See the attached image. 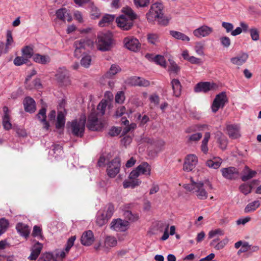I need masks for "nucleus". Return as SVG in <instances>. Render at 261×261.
Wrapping results in <instances>:
<instances>
[{"mask_svg": "<svg viewBox=\"0 0 261 261\" xmlns=\"http://www.w3.org/2000/svg\"><path fill=\"white\" fill-rule=\"evenodd\" d=\"M53 257L51 253L46 252L42 254L37 261H50Z\"/></svg>", "mask_w": 261, "mask_h": 261, "instance_id": "nucleus-61", "label": "nucleus"}, {"mask_svg": "<svg viewBox=\"0 0 261 261\" xmlns=\"http://www.w3.org/2000/svg\"><path fill=\"white\" fill-rule=\"evenodd\" d=\"M114 152L102 153L97 163V166L99 167L106 166L107 174L110 178L114 177Z\"/></svg>", "mask_w": 261, "mask_h": 261, "instance_id": "nucleus-5", "label": "nucleus"}, {"mask_svg": "<svg viewBox=\"0 0 261 261\" xmlns=\"http://www.w3.org/2000/svg\"><path fill=\"white\" fill-rule=\"evenodd\" d=\"M113 37V33L109 31L106 33H99L97 39L98 49L101 51L109 50L112 43Z\"/></svg>", "mask_w": 261, "mask_h": 261, "instance_id": "nucleus-7", "label": "nucleus"}, {"mask_svg": "<svg viewBox=\"0 0 261 261\" xmlns=\"http://www.w3.org/2000/svg\"><path fill=\"white\" fill-rule=\"evenodd\" d=\"M169 226V223L163 221L158 222L156 225V229L160 232L165 231L166 229H168Z\"/></svg>", "mask_w": 261, "mask_h": 261, "instance_id": "nucleus-49", "label": "nucleus"}, {"mask_svg": "<svg viewBox=\"0 0 261 261\" xmlns=\"http://www.w3.org/2000/svg\"><path fill=\"white\" fill-rule=\"evenodd\" d=\"M203 48L204 46L203 44L200 42H197L196 43L195 46V50L197 54L199 55H203L204 54Z\"/></svg>", "mask_w": 261, "mask_h": 261, "instance_id": "nucleus-63", "label": "nucleus"}, {"mask_svg": "<svg viewBox=\"0 0 261 261\" xmlns=\"http://www.w3.org/2000/svg\"><path fill=\"white\" fill-rule=\"evenodd\" d=\"M65 123V117L64 114L60 111L58 113L57 118L56 127L60 129L64 127Z\"/></svg>", "mask_w": 261, "mask_h": 261, "instance_id": "nucleus-36", "label": "nucleus"}, {"mask_svg": "<svg viewBox=\"0 0 261 261\" xmlns=\"http://www.w3.org/2000/svg\"><path fill=\"white\" fill-rule=\"evenodd\" d=\"M239 190L242 193L246 195L251 192L252 186L247 184H243L240 186Z\"/></svg>", "mask_w": 261, "mask_h": 261, "instance_id": "nucleus-47", "label": "nucleus"}, {"mask_svg": "<svg viewBox=\"0 0 261 261\" xmlns=\"http://www.w3.org/2000/svg\"><path fill=\"white\" fill-rule=\"evenodd\" d=\"M154 63L163 67H166V62L164 56L158 55L154 56Z\"/></svg>", "mask_w": 261, "mask_h": 261, "instance_id": "nucleus-53", "label": "nucleus"}, {"mask_svg": "<svg viewBox=\"0 0 261 261\" xmlns=\"http://www.w3.org/2000/svg\"><path fill=\"white\" fill-rule=\"evenodd\" d=\"M56 15L58 19L63 21H67L69 22L72 20L69 11L65 8H62L57 10Z\"/></svg>", "mask_w": 261, "mask_h": 261, "instance_id": "nucleus-20", "label": "nucleus"}, {"mask_svg": "<svg viewBox=\"0 0 261 261\" xmlns=\"http://www.w3.org/2000/svg\"><path fill=\"white\" fill-rule=\"evenodd\" d=\"M114 246V238L111 236H107L105 241V246L107 248Z\"/></svg>", "mask_w": 261, "mask_h": 261, "instance_id": "nucleus-58", "label": "nucleus"}, {"mask_svg": "<svg viewBox=\"0 0 261 261\" xmlns=\"http://www.w3.org/2000/svg\"><path fill=\"white\" fill-rule=\"evenodd\" d=\"M202 135L200 133H197L187 136V142L188 143H196L202 137Z\"/></svg>", "mask_w": 261, "mask_h": 261, "instance_id": "nucleus-42", "label": "nucleus"}, {"mask_svg": "<svg viewBox=\"0 0 261 261\" xmlns=\"http://www.w3.org/2000/svg\"><path fill=\"white\" fill-rule=\"evenodd\" d=\"M124 46L129 50L138 52L141 48V44L139 40L133 36H129L124 39Z\"/></svg>", "mask_w": 261, "mask_h": 261, "instance_id": "nucleus-12", "label": "nucleus"}, {"mask_svg": "<svg viewBox=\"0 0 261 261\" xmlns=\"http://www.w3.org/2000/svg\"><path fill=\"white\" fill-rule=\"evenodd\" d=\"M124 218L126 219V220L130 222H134L138 219V217L132 214L130 211H125L123 213Z\"/></svg>", "mask_w": 261, "mask_h": 261, "instance_id": "nucleus-51", "label": "nucleus"}, {"mask_svg": "<svg viewBox=\"0 0 261 261\" xmlns=\"http://www.w3.org/2000/svg\"><path fill=\"white\" fill-rule=\"evenodd\" d=\"M208 187V189H213L212 185L208 180H205L204 182L201 181H195L191 178V184H185L184 188L190 192L195 193L197 198L201 200L206 199L208 197L207 192L205 188Z\"/></svg>", "mask_w": 261, "mask_h": 261, "instance_id": "nucleus-2", "label": "nucleus"}, {"mask_svg": "<svg viewBox=\"0 0 261 261\" xmlns=\"http://www.w3.org/2000/svg\"><path fill=\"white\" fill-rule=\"evenodd\" d=\"M103 126V124L98 119L97 115L95 113H91L88 116L87 127L90 130L99 131Z\"/></svg>", "mask_w": 261, "mask_h": 261, "instance_id": "nucleus-10", "label": "nucleus"}, {"mask_svg": "<svg viewBox=\"0 0 261 261\" xmlns=\"http://www.w3.org/2000/svg\"><path fill=\"white\" fill-rule=\"evenodd\" d=\"M250 246L247 242H244L241 248L238 250V255L241 254L242 253L247 252L250 249Z\"/></svg>", "mask_w": 261, "mask_h": 261, "instance_id": "nucleus-64", "label": "nucleus"}, {"mask_svg": "<svg viewBox=\"0 0 261 261\" xmlns=\"http://www.w3.org/2000/svg\"><path fill=\"white\" fill-rule=\"evenodd\" d=\"M216 137L220 148L222 150L226 149L228 144L227 138L221 132L217 133Z\"/></svg>", "mask_w": 261, "mask_h": 261, "instance_id": "nucleus-28", "label": "nucleus"}, {"mask_svg": "<svg viewBox=\"0 0 261 261\" xmlns=\"http://www.w3.org/2000/svg\"><path fill=\"white\" fill-rule=\"evenodd\" d=\"M56 77L58 83L61 86H66L70 84L69 72L64 67L58 69Z\"/></svg>", "mask_w": 261, "mask_h": 261, "instance_id": "nucleus-11", "label": "nucleus"}, {"mask_svg": "<svg viewBox=\"0 0 261 261\" xmlns=\"http://www.w3.org/2000/svg\"><path fill=\"white\" fill-rule=\"evenodd\" d=\"M123 14L116 19L118 27L123 30H128L133 25V21L137 17V15L129 7H124L122 9Z\"/></svg>", "mask_w": 261, "mask_h": 261, "instance_id": "nucleus-3", "label": "nucleus"}, {"mask_svg": "<svg viewBox=\"0 0 261 261\" xmlns=\"http://www.w3.org/2000/svg\"><path fill=\"white\" fill-rule=\"evenodd\" d=\"M86 117L82 115L79 120H73L70 125L72 135L75 137L82 138L84 136L85 128Z\"/></svg>", "mask_w": 261, "mask_h": 261, "instance_id": "nucleus-6", "label": "nucleus"}, {"mask_svg": "<svg viewBox=\"0 0 261 261\" xmlns=\"http://www.w3.org/2000/svg\"><path fill=\"white\" fill-rule=\"evenodd\" d=\"M216 84H211L210 82H200L197 84L194 88V91L195 92H203L204 93L214 89Z\"/></svg>", "mask_w": 261, "mask_h": 261, "instance_id": "nucleus-17", "label": "nucleus"}, {"mask_svg": "<svg viewBox=\"0 0 261 261\" xmlns=\"http://www.w3.org/2000/svg\"><path fill=\"white\" fill-rule=\"evenodd\" d=\"M114 20V15L105 14L98 22V26L105 27L110 25Z\"/></svg>", "mask_w": 261, "mask_h": 261, "instance_id": "nucleus-25", "label": "nucleus"}, {"mask_svg": "<svg viewBox=\"0 0 261 261\" xmlns=\"http://www.w3.org/2000/svg\"><path fill=\"white\" fill-rule=\"evenodd\" d=\"M32 235L34 237H39V238L41 239H43L42 229L39 226L37 225H35L33 227Z\"/></svg>", "mask_w": 261, "mask_h": 261, "instance_id": "nucleus-54", "label": "nucleus"}, {"mask_svg": "<svg viewBox=\"0 0 261 261\" xmlns=\"http://www.w3.org/2000/svg\"><path fill=\"white\" fill-rule=\"evenodd\" d=\"M93 46V41L88 38H82L74 42V56L79 58L81 56H82L81 64L85 68H88L90 66L91 62V57L90 55L86 54L83 50L88 51Z\"/></svg>", "mask_w": 261, "mask_h": 261, "instance_id": "nucleus-1", "label": "nucleus"}, {"mask_svg": "<svg viewBox=\"0 0 261 261\" xmlns=\"http://www.w3.org/2000/svg\"><path fill=\"white\" fill-rule=\"evenodd\" d=\"M91 18L93 19L98 18L101 14L100 10L95 6L92 5L90 7Z\"/></svg>", "mask_w": 261, "mask_h": 261, "instance_id": "nucleus-46", "label": "nucleus"}, {"mask_svg": "<svg viewBox=\"0 0 261 261\" xmlns=\"http://www.w3.org/2000/svg\"><path fill=\"white\" fill-rule=\"evenodd\" d=\"M4 114L2 117V124L4 128L9 130L12 128V125L10 122V111L7 106H4L3 108Z\"/></svg>", "mask_w": 261, "mask_h": 261, "instance_id": "nucleus-16", "label": "nucleus"}, {"mask_svg": "<svg viewBox=\"0 0 261 261\" xmlns=\"http://www.w3.org/2000/svg\"><path fill=\"white\" fill-rule=\"evenodd\" d=\"M33 59L36 63L45 65L50 62V59L48 55H42L39 54H35L33 57Z\"/></svg>", "mask_w": 261, "mask_h": 261, "instance_id": "nucleus-26", "label": "nucleus"}, {"mask_svg": "<svg viewBox=\"0 0 261 261\" xmlns=\"http://www.w3.org/2000/svg\"><path fill=\"white\" fill-rule=\"evenodd\" d=\"M125 99L124 90L118 91L115 94V103L122 104Z\"/></svg>", "mask_w": 261, "mask_h": 261, "instance_id": "nucleus-43", "label": "nucleus"}, {"mask_svg": "<svg viewBox=\"0 0 261 261\" xmlns=\"http://www.w3.org/2000/svg\"><path fill=\"white\" fill-rule=\"evenodd\" d=\"M170 35L176 39L181 40L182 41L189 42L190 40V38L188 36L181 32L176 31H170Z\"/></svg>", "mask_w": 261, "mask_h": 261, "instance_id": "nucleus-31", "label": "nucleus"}, {"mask_svg": "<svg viewBox=\"0 0 261 261\" xmlns=\"http://www.w3.org/2000/svg\"><path fill=\"white\" fill-rule=\"evenodd\" d=\"M251 38L253 41H258L259 39L258 30L255 28H252L249 29Z\"/></svg>", "mask_w": 261, "mask_h": 261, "instance_id": "nucleus-52", "label": "nucleus"}, {"mask_svg": "<svg viewBox=\"0 0 261 261\" xmlns=\"http://www.w3.org/2000/svg\"><path fill=\"white\" fill-rule=\"evenodd\" d=\"M171 84L172 85L174 95L176 97L179 96L181 89V85L179 81L177 79H174L171 81Z\"/></svg>", "mask_w": 261, "mask_h": 261, "instance_id": "nucleus-30", "label": "nucleus"}, {"mask_svg": "<svg viewBox=\"0 0 261 261\" xmlns=\"http://www.w3.org/2000/svg\"><path fill=\"white\" fill-rule=\"evenodd\" d=\"M136 168L140 174L145 175H150V174L151 167L147 162H142Z\"/></svg>", "mask_w": 261, "mask_h": 261, "instance_id": "nucleus-29", "label": "nucleus"}, {"mask_svg": "<svg viewBox=\"0 0 261 261\" xmlns=\"http://www.w3.org/2000/svg\"><path fill=\"white\" fill-rule=\"evenodd\" d=\"M222 160L220 158H214L212 160H208L206 162V165L210 168L217 169L220 166Z\"/></svg>", "mask_w": 261, "mask_h": 261, "instance_id": "nucleus-32", "label": "nucleus"}, {"mask_svg": "<svg viewBox=\"0 0 261 261\" xmlns=\"http://www.w3.org/2000/svg\"><path fill=\"white\" fill-rule=\"evenodd\" d=\"M13 63L14 65L17 66H21L23 64H27L28 66H30L31 65V63H29V60L26 58H24L23 56L16 57L14 59Z\"/></svg>", "mask_w": 261, "mask_h": 261, "instance_id": "nucleus-39", "label": "nucleus"}, {"mask_svg": "<svg viewBox=\"0 0 261 261\" xmlns=\"http://www.w3.org/2000/svg\"><path fill=\"white\" fill-rule=\"evenodd\" d=\"M149 99L150 102L153 103L155 106H157L159 104L160 97L156 94L150 95Z\"/></svg>", "mask_w": 261, "mask_h": 261, "instance_id": "nucleus-62", "label": "nucleus"}, {"mask_svg": "<svg viewBox=\"0 0 261 261\" xmlns=\"http://www.w3.org/2000/svg\"><path fill=\"white\" fill-rule=\"evenodd\" d=\"M46 109L45 108H42L39 111L38 113L36 115L37 118L40 121H45V120L46 119Z\"/></svg>", "mask_w": 261, "mask_h": 261, "instance_id": "nucleus-55", "label": "nucleus"}, {"mask_svg": "<svg viewBox=\"0 0 261 261\" xmlns=\"http://www.w3.org/2000/svg\"><path fill=\"white\" fill-rule=\"evenodd\" d=\"M129 223L121 219H115V230L125 231L128 228Z\"/></svg>", "mask_w": 261, "mask_h": 261, "instance_id": "nucleus-23", "label": "nucleus"}, {"mask_svg": "<svg viewBox=\"0 0 261 261\" xmlns=\"http://www.w3.org/2000/svg\"><path fill=\"white\" fill-rule=\"evenodd\" d=\"M23 104L24 111L27 112L32 114L36 110V102L34 99L30 97L27 96L23 99Z\"/></svg>", "mask_w": 261, "mask_h": 261, "instance_id": "nucleus-18", "label": "nucleus"}, {"mask_svg": "<svg viewBox=\"0 0 261 261\" xmlns=\"http://www.w3.org/2000/svg\"><path fill=\"white\" fill-rule=\"evenodd\" d=\"M141 183L140 179H130V180H125L123 182L124 188H135L136 187L139 186Z\"/></svg>", "mask_w": 261, "mask_h": 261, "instance_id": "nucleus-35", "label": "nucleus"}, {"mask_svg": "<svg viewBox=\"0 0 261 261\" xmlns=\"http://www.w3.org/2000/svg\"><path fill=\"white\" fill-rule=\"evenodd\" d=\"M134 4L137 7H144L149 3V0H134Z\"/></svg>", "mask_w": 261, "mask_h": 261, "instance_id": "nucleus-60", "label": "nucleus"}, {"mask_svg": "<svg viewBox=\"0 0 261 261\" xmlns=\"http://www.w3.org/2000/svg\"><path fill=\"white\" fill-rule=\"evenodd\" d=\"M221 44L226 48H228L230 45V39L228 37L223 36L220 38Z\"/></svg>", "mask_w": 261, "mask_h": 261, "instance_id": "nucleus-59", "label": "nucleus"}, {"mask_svg": "<svg viewBox=\"0 0 261 261\" xmlns=\"http://www.w3.org/2000/svg\"><path fill=\"white\" fill-rule=\"evenodd\" d=\"M139 80V76H131L126 80L125 83L132 86H138V82Z\"/></svg>", "mask_w": 261, "mask_h": 261, "instance_id": "nucleus-50", "label": "nucleus"}, {"mask_svg": "<svg viewBox=\"0 0 261 261\" xmlns=\"http://www.w3.org/2000/svg\"><path fill=\"white\" fill-rule=\"evenodd\" d=\"M107 107H108L109 109H111L113 106H111V104H109L108 102H107L106 100H104L103 99H102L98 105L97 109L99 111L101 115L105 114V110Z\"/></svg>", "mask_w": 261, "mask_h": 261, "instance_id": "nucleus-40", "label": "nucleus"}, {"mask_svg": "<svg viewBox=\"0 0 261 261\" xmlns=\"http://www.w3.org/2000/svg\"><path fill=\"white\" fill-rule=\"evenodd\" d=\"M147 40L149 43L157 45L160 42L159 36L155 33H148L147 35Z\"/></svg>", "mask_w": 261, "mask_h": 261, "instance_id": "nucleus-37", "label": "nucleus"}, {"mask_svg": "<svg viewBox=\"0 0 261 261\" xmlns=\"http://www.w3.org/2000/svg\"><path fill=\"white\" fill-rule=\"evenodd\" d=\"M198 160L197 158L194 154H189L187 156L183 165V169L187 172L191 171L195 168Z\"/></svg>", "mask_w": 261, "mask_h": 261, "instance_id": "nucleus-14", "label": "nucleus"}, {"mask_svg": "<svg viewBox=\"0 0 261 261\" xmlns=\"http://www.w3.org/2000/svg\"><path fill=\"white\" fill-rule=\"evenodd\" d=\"M7 40L4 49L5 53H7L9 51V46L13 42V39L12 37V32L10 30L7 31Z\"/></svg>", "mask_w": 261, "mask_h": 261, "instance_id": "nucleus-41", "label": "nucleus"}, {"mask_svg": "<svg viewBox=\"0 0 261 261\" xmlns=\"http://www.w3.org/2000/svg\"><path fill=\"white\" fill-rule=\"evenodd\" d=\"M16 229L18 233L21 236L26 238L29 237L30 230L27 225L21 222H19L16 225Z\"/></svg>", "mask_w": 261, "mask_h": 261, "instance_id": "nucleus-24", "label": "nucleus"}, {"mask_svg": "<svg viewBox=\"0 0 261 261\" xmlns=\"http://www.w3.org/2000/svg\"><path fill=\"white\" fill-rule=\"evenodd\" d=\"M224 234V231L220 229L217 228L214 230H212L209 231L208 233V238L209 239H211L216 236H223Z\"/></svg>", "mask_w": 261, "mask_h": 261, "instance_id": "nucleus-48", "label": "nucleus"}, {"mask_svg": "<svg viewBox=\"0 0 261 261\" xmlns=\"http://www.w3.org/2000/svg\"><path fill=\"white\" fill-rule=\"evenodd\" d=\"M169 70L171 72L177 74L180 71V68L174 61H171L169 67Z\"/></svg>", "mask_w": 261, "mask_h": 261, "instance_id": "nucleus-57", "label": "nucleus"}, {"mask_svg": "<svg viewBox=\"0 0 261 261\" xmlns=\"http://www.w3.org/2000/svg\"><path fill=\"white\" fill-rule=\"evenodd\" d=\"M165 144V142L162 140H158L155 143V152L156 153H158L163 150Z\"/></svg>", "mask_w": 261, "mask_h": 261, "instance_id": "nucleus-56", "label": "nucleus"}, {"mask_svg": "<svg viewBox=\"0 0 261 261\" xmlns=\"http://www.w3.org/2000/svg\"><path fill=\"white\" fill-rule=\"evenodd\" d=\"M228 102V97L225 91L217 94L211 105L212 111L216 113L220 109H223Z\"/></svg>", "mask_w": 261, "mask_h": 261, "instance_id": "nucleus-8", "label": "nucleus"}, {"mask_svg": "<svg viewBox=\"0 0 261 261\" xmlns=\"http://www.w3.org/2000/svg\"><path fill=\"white\" fill-rule=\"evenodd\" d=\"M163 10V5L162 3L157 2L152 4L146 14L147 20L151 22L157 19L160 24L166 25L168 23V20L164 16Z\"/></svg>", "mask_w": 261, "mask_h": 261, "instance_id": "nucleus-4", "label": "nucleus"}, {"mask_svg": "<svg viewBox=\"0 0 261 261\" xmlns=\"http://www.w3.org/2000/svg\"><path fill=\"white\" fill-rule=\"evenodd\" d=\"M223 176L227 179L233 180L238 178L239 174L238 170L234 167H229L221 169Z\"/></svg>", "mask_w": 261, "mask_h": 261, "instance_id": "nucleus-13", "label": "nucleus"}, {"mask_svg": "<svg viewBox=\"0 0 261 261\" xmlns=\"http://www.w3.org/2000/svg\"><path fill=\"white\" fill-rule=\"evenodd\" d=\"M226 130L229 138L231 139H236L241 136L240 133V127L238 124L228 125L226 126Z\"/></svg>", "mask_w": 261, "mask_h": 261, "instance_id": "nucleus-19", "label": "nucleus"}, {"mask_svg": "<svg viewBox=\"0 0 261 261\" xmlns=\"http://www.w3.org/2000/svg\"><path fill=\"white\" fill-rule=\"evenodd\" d=\"M114 211V206L113 204H109L106 214L100 211H98L96 216V223L99 226H102L107 223L108 220L111 218Z\"/></svg>", "mask_w": 261, "mask_h": 261, "instance_id": "nucleus-9", "label": "nucleus"}, {"mask_svg": "<svg viewBox=\"0 0 261 261\" xmlns=\"http://www.w3.org/2000/svg\"><path fill=\"white\" fill-rule=\"evenodd\" d=\"M260 205L259 200H255L248 203L244 208V212L246 213H249L253 212L256 210Z\"/></svg>", "mask_w": 261, "mask_h": 261, "instance_id": "nucleus-34", "label": "nucleus"}, {"mask_svg": "<svg viewBox=\"0 0 261 261\" xmlns=\"http://www.w3.org/2000/svg\"><path fill=\"white\" fill-rule=\"evenodd\" d=\"M245 170L247 171V173L244 174L241 177V179L243 181H246L255 176L257 172L255 171L251 170L247 166H245Z\"/></svg>", "mask_w": 261, "mask_h": 261, "instance_id": "nucleus-38", "label": "nucleus"}, {"mask_svg": "<svg viewBox=\"0 0 261 261\" xmlns=\"http://www.w3.org/2000/svg\"><path fill=\"white\" fill-rule=\"evenodd\" d=\"M9 221L5 218L0 219V236L3 234L9 226Z\"/></svg>", "mask_w": 261, "mask_h": 261, "instance_id": "nucleus-44", "label": "nucleus"}, {"mask_svg": "<svg viewBox=\"0 0 261 261\" xmlns=\"http://www.w3.org/2000/svg\"><path fill=\"white\" fill-rule=\"evenodd\" d=\"M213 31L212 28L206 25H202L193 31V35L197 38L208 36Z\"/></svg>", "mask_w": 261, "mask_h": 261, "instance_id": "nucleus-15", "label": "nucleus"}, {"mask_svg": "<svg viewBox=\"0 0 261 261\" xmlns=\"http://www.w3.org/2000/svg\"><path fill=\"white\" fill-rule=\"evenodd\" d=\"M42 247V244L39 242H36L32 247L31 253L30 255L28 257V259L30 260H35L40 254Z\"/></svg>", "mask_w": 261, "mask_h": 261, "instance_id": "nucleus-22", "label": "nucleus"}, {"mask_svg": "<svg viewBox=\"0 0 261 261\" xmlns=\"http://www.w3.org/2000/svg\"><path fill=\"white\" fill-rule=\"evenodd\" d=\"M248 58V55L246 53H243L237 57L231 58L230 61L234 65H242L246 62Z\"/></svg>", "mask_w": 261, "mask_h": 261, "instance_id": "nucleus-27", "label": "nucleus"}, {"mask_svg": "<svg viewBox=\"0 0 261 261\" xmlns=\"http://www.w3.org/2000/svg\"><path fill=\"white\" fill-rule=\"evenodd\" d=\"M51 147V149L49 152V153L54 156L55 158L61 155L63 152V147L60 144H53Z\"/></svg>", "mask_w": 261, "mask_h": 261, "instance_id": "nucleus-33", "label": "nucleus"}, {"mask_svg": "<svg viewBox=\"0 0 261 261\" xmlns=\"http://www.w3.org/2000/svg\"><path fill=\"white\" fill-rule=\"evenodd\" d=\"M22 55L24 58H26L29 60L32 57H33V49L29 46H26L22 49Z\"/></svg>", "mask_w": 261, "mask_h": 261, "instance_id": "nucleus-45", "label": "nucleus"}, {"mask_svg": "<svg viewBox=\"0 0 261 261\" xmlns=\"http://www.w3.org/2000/svg\"><path fill=\"white\" fill-rule=\"evenodd\" d=\"M94 240L93 233L90 230L85 231L81 238L82 244L87 246L91 245L94 242Z\"/></svg>", "mask_w": 261, "mask_h": 261, "instance_id": "nucleus-21", "label": "nucleus"}]
</instances>
